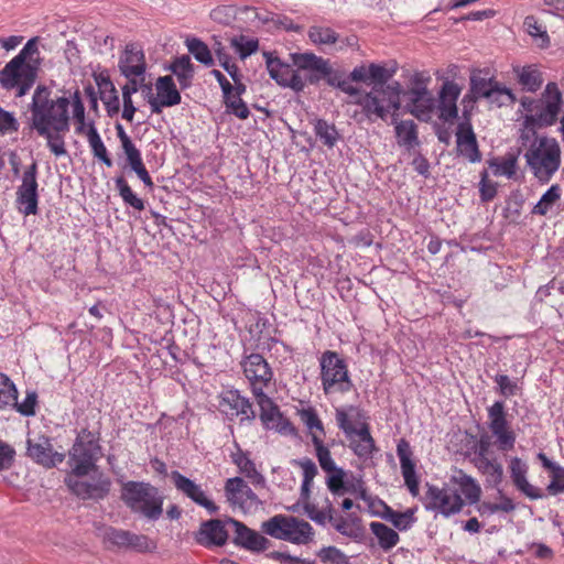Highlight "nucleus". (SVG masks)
<instances>
[{"label":"nucleus","mask_w":564,"mask_h":564,"mask_svg":"<svg viewBox=\"0 0 564 564\" xmlns=\"http://www.w3.org/2000/svg\"><path fill=\"white\" fill-rule=\"evenodd\" d=\"M265 64L270 77L282 87H288L295 93H301L307 85H317L327 75L316 69L326 68L329 72L332 66L329 59L317 56L311 52L291 53L292 64L282 62L279 57L265 52Z\"/></svg>","instance_id":"f257e3e1"},{"label":"nucleus","mask_w":564,"mask_h":564,"mask_svg":"<svg viewBox=\"0 0 564 564\" xmlns=\"http://www.w3.org/2000/svg\"><path fill=\"white\" fill-rule=\"evenodd\" d=\"M369 85H373L369 93L357 98L356 104L361 108L370 121L386 120L391 110L398 111L401 106V85L398 82L387 84L393 72L376 63L369 64Z\"/></svg>","instance_id":"f03ea898"},{"label":"nucleus","mask_w":564,"mask_h":564,"mask_svg":"<svg viewBox=\"0 0 564 564\" xmlns=\"http://www.w3.org/2000/svg\"><path fill=\"white\" fill-rule=\"evenodd\" d=\"M50 95L45 86L36 87L31 105L32 127L37 133H46V129L64 133L69 130V101L66 97L52 99Z\"/></svg>","instance_id":"7ed1b4c3"},{"label":"nucleus","mask_w":564,"mask_h":564,"mask_svg":"<svg viewBox=\"0 0 564 564\" xmlns=\"http://www.w3.org/2000/svg\"><path fill=\"white\" fill-rule=\"evenodd\" d=\"M519 104L517 113H525L528 127L538 124L546 128L556 123L563 107V95L557 84L550 82L540 98L523 96Z\"/></svg>","instance_id":"20e7f679"},{"label":"nucleus","mask_w":564,"mask_h":564,"mask_svg":"<svg viewBox=\"0 0 564 564\" xmlns=\"http://www.w3.org/2000/svg\"><path fill=\"white\" fill-rule=\"evenodd\" d=\"M121 500L131 510L155 521L163 514L164 496L159 488L145 481H127L121 488Z\"/></svg>","instance_id":"39448f33"},{"label":"nucleus","mask_w":564,"mask_h":564,"mask_svg":"<svg viewBox=\"0 0 564 564\" xmlns=\"http://www.w3.org/2000/svg\"><path fill=\"white\" fill-rule=\"evenodd\" d=\"M524 158L533 175L547 183L561 165V148L554 138L541 137L531 143Z\"/></svg>","instance_id":"423d86ee"},{"label":"nucleus","mask_w":564,"mask_h":564,"mask_svg":"<svg viewBox=\"0 0 564 564\" xmlns=\"http://www.w3.org/2000/svg\"><path fill=\"white\" fill-rule=\"evenodd\" d=\"M261 529L274 539L297 545L308 544L313 541L315 534L313 527L307 521L283 514H276L264 521Z\"/></svg>","instance_id":"0eeeda50"},{"label":"nucleus","mask_w":564,"mask_h":564,"mask_svg":"<svg viewBox=\"0 0 564 564\" xmlns=\"http://www.w3.org/2000/svg\"><path fill=\"white\" fill-rule=\"evenodd\" d=\"M102 456L99 434L83 429L69 451L72 474L76 477L88 475L96 469V462Z\"/></svg>","instance_id":"6e6552de"},{"label":"nucleus","mask_w":564,"mask_h":564,"mask_svg":"<svg viewBox=\"0 0 564 564\" xmlns=\"http://www.w3.org/2000/svg\"><path fill=\"white\" fill-rule=\"evenodd\" d=\"M321 381L325 394L346 393L352 381L343 358L336 351L326 350L319 359Z\"/></svg>","instance_id":"1a4fd4ad"},{"label":"nucleus","mask_w":564,"mask_h":564,"mask_svg":"<svg viewBox=\"0 0 564 564\" xmlns=\"http://www.w3.org/2000/svg\"><path fill=\"white\" fill-rule=\"evenodd\" d=\"M39 69L34 64H26L12 58L0 70V85L7 90H15L17 97L24 96L34 85Z\"/></svg>","instance_id":"9d476101"},{"label":"nucleus","mask_w":564,"mask_h":564,"mask_svg":"<svg viewBox=\"0 0 564 564\" xmlns=\"http://www.w3.org/2000/svg\"><path fill=\"white\" fill-rule=\"evenodd\" d=\"M424 505L427 510L437 511L444 517H449L458 513L463 509L464 500L447 482L442 488L427 485Z\"/></svg>","instance_id":"9b49d317"},{"label":"nucleus","mask_w":564,"mask_h":564,"mask_svg":"<svg viewBox=\"0 0 564 564\" xmlns=\"http://www.w3.org/2000/svg\"><path fill=\"white\" fill-rule=\"evenodd\" d=\"M489 429L494 436L497 438L498 447L501 451H510L516 443V435L510 429L505 411V404L501 401H496L488 409Z\"/></svg>","instance_id":"f8f14e48"},{"label":"nucleus","mask_w":564,"mask_h":564,"mask_svg":"<svg viewBox=\"0 0 564 564\" xmlns=\"http://www.w3.org/2000/svg\"><path fill=\"white\" fill-rule=\"evenodd\" d=\"M66 484L74 495L84 500H101L108 496L111 488L110 478L102 474L89 480L68 477Z\"/></svg>","instance_id":"ddd939ff"},{"label":"nucleus","mask_w":564,"mask_h":564,"mask_svg":"<svg viewBox=\"0 0 564 564\" xmlns=\"http://www.w3.org/2000/svg\"><path fill=\"white\" fill-rule=\"evenodd\" d=\"M243 373L251 384L252 392H263L271 382L273 372L267 360L260 354H251L241 361Z\"/></svg>","instance_id":"4468645a"},{"label":"nucleus","mask_w":564,"mask_h":564,"mask_svg":"<svg viewBox=\"0 0 564 564\" xmlns=\"http://www.w3.org/2000/svg\"><path fill=\"white\" fill-rule=\"evenodd\" d=\"M169 477L176 490L183 496L191 499L197 506L205 508L210 514L218 512V506H216V503L209 499L200 485L185 477L178 470L171 471Z\"/></svg>","instance_id":"2eb2a0df"},{"label":"nucleus","mask_w":564,"mask_h":564,"mask_svg":"<svg viewBox=\"0 0 564 564\" xmlns=\"http://www.w3.org/2000/svg\"><path fill=\"white\" fill-rule=\"evenodd\" d=\"M148 102L153 113H161L165 107H173L181 102L182 97L176 88L173 77L170 75L161 76L155 82L156 96L151 95V88L148 87Z\"/></svg>","instance_id":"dca6fc26"},{"label":"nucleus","mask_w":564,"mask_h":564,"mask_svg":"<svg viewBox=\"0 0 564 564\" xmlns=\"http://www.w3.org/2000/svg\"><path fill=\"white\" fill-rule=\"evenodd\" d=\"M26 444L28 456L45 468H53L65 458V454L53 449L51 440L44 435H39L34 438L30 437Z\"/></svg>","instance_id":"f3484780"},{"label":"nucleus","mask_w":564,"mask_h":564,"mask_svg":"<svg viewBox=\"0 0 564 564\" xmlns=\"http://www.w3.org/2000/svg\"><path fill=\"white\" fill-rule=\"evenodd\" d=\"M227 500L235 507L248 511L260 503L258 496L240 477L227 479L225 484Z\"/></svg>","instance_id":"a211bd4d"},{"label":"nucleus","mask_w":564,"mask_h":564,"mask_svg":"<svg viewBox=\"0 0 564 564\" xmlns=\"http://www.w3.org/2000/svg\"><path fill=\"white\" fill-rule=\"evenodd\" d=\"M254 397L260 406V420L267 429L284 434L294 432L292 424L283 419L279 408L264 392L254 393Z\"/></svg>","instance_id":"6ab92c4d"},{"label":"nucleus","mask_w":564,"mask_h":564,"mask_svg":"<svg viewBox=\"0 0 564 564\" xmlns=\"http://www.w3.org/2000/svg\"><path fill=\"white\" fill-rule=\"evenodd\" d=\"M219 409L229 419L240 416L241 421H251L256 416L250 401L237 390H227L221 393Z\"/></svg>","instance_id":"aec40b11"},{"label":"nucleus","mask_w":564,"mask_h":564,"mask_svg":"<svg viewBox=\"0 0 564 564\" xmlns=\"http://www.w3.org/2000/svg\"><path fill=\"white\" fill-rule=\"evenodd\" d=\"M227 524H230L235 529L234 543L250 552L260 553L269 549L270 541L261 535L259 532L248 528L242 522L228 519Z\"/></svg>","instance_id":"412c9836"},{"label":"nucleus","mask_w":564,"mask_h":564,"mask_svg":"<svg viewBox=\"0 0 564 564\" xmlns=\"http://www.w3.org/2000/svg\"><path fill=\"white\" fill-rule=\"evenodd\" d=\"M118 68L124 77L143 76L147 62L142 48L134 43L127 44L119 57Z\"/></svg>","instance_id":"4be33fe9"},{"label":"nucleus","mask_w":564,"mask_h":564,"mask_svg":"<svg viewBox=\"0 0 564 564\" xmlns=\"http://www.w3.org/2000/svg\"><path fill=\"white\" fill-rule=\"evenodd\" d=\"M408 98L406 109L420 120H429L434 108V98L425 87H414L402 91Z\"/></svg>","instance_id":"5701e85b"},{"label":"nucleus","mask_w":564,"mask_h":564,"mask_svg":"<svg viewBox=\"0 0 564 564\" xmlns=\"http://www.w3.org/2000/svg\"><path fill=\"white\" fill-rule=\"evenodd\" d=\"M227 523L219 519L204 521L195 533V541L205 547L223 546L228 540Z\"/></svg>","instance_id":"b1692460"},{"label":"nucleus","mask_w":564,"mask_h":564,"mask_svg":"<svg viewBox=\"0 0 564 564\" xmlns=\"http://www.w3.org/2000/svg\"><path fill=\"white\" fill-rule=\"evenodd\" d=\"M456 147L458 154L466 158L471 163L481 161V153L478 148L476 134L469 121H463L458 124L456 131Z\"/></svg>","instance_id":"393cba45"},{"label":"nucleus","mask_w":564,"mask_h":564,"mask_svg":"<svg viewBox=\"0 0 564 564\" xmlns=\"http://www.w3.org/2000/svg\"><path fill=\"white\" fill-rule=\"evenodd\" d=\"M397 454L401 465V473L405 486L412 496L419 495V480L415 474V464L412 460V449L405 440H400L397 445Z\"/></svg>","instance_id":"a878e982"},{"label":"nucleus","mask_w":564,"mask_h":564,"mask_svg":"<svg viewBox=\"0 0 564 564\" xmlns=\"http://www.w3.org/2000/svg\"><path fill=\"white\" fill-rule=\"evenodd\" d=\"M462 88L452 80L444 82L438 94L440 119L452 121L457 118L458 111L456 101L460 95Z\"/></svg>","instance_id":"bb28decb"},{"label":"nucleus","mask_w":564,"mask_h":564,"mask_svg":"<svg viewBox=\"0 0 564 564\" xmlns=\"http://www.w3.org/2000/svg\"><path fill=\"white\" fill-rule=\"evenodd\" d=\"M347 440L349 448L359 459L367 460L378 451L370 434V427L366 422L360 423L356 435H351Z\"/></svg>","instance_id":"cd10ccee"},{"label":"nucleus","mask_w":564,"mask_h":564,"mask_svg":"<svg viewBox=\"0 0 564 564\" xmlns=\"http://www.w3.org/2000/svg\"><path fill=\"white\" fill-rule=\"evenodd\" d=\"M449 486L455 489L456 494L464 497V503L474 505L479 501L481 495V488L478 482L470 476L459 470L454 475L449 481Z\"/></svg>","instance_id":"c85d7f7f"},{"label":"nucleus","mask_w":564,"mask_h":564,"mask_svg":"<svg viewBox=\"0 0 564 564\" xmlns=\"http://www.w3.org/2000/svg\"><path fill=\"white\" fill-rule=\"evenodd\" d=\"M361 417L362 413L360 409L354 405L337 408L335 411L337 426L344 432L346 437L356 435L361 423Z\"/></svg>","instance_id":"c756f323"},{"label":"nucleus","mask_w":564,"mask_h":564,"mask_svg":"<svg viewBox=\"0 0 564 564\" xmlns=\"http://www.w3.org/2000/svg\"><path fill=\"white\" fill-rule=\"evenodd\" d=\"M476 468L486 476L489 486L496 487L502 481L503 468L497 459L489 457H474Z\"/></svg>","instance_id":"7c9ffc66"},{"label":"nucleus","mask_w":564,"mask_h":564,"mask_svg":"<svg viewBox=\"0 0 564 564\" xmlns=\"http://www.w3.org/2000/svg\"><path fill=\"white\" fill-rule=\"evenodd\" d=\"M497 83L492 77L482 76L480 70L475 72L470 76V93L476 99L492 97L495 94H499L495 87Z\"/></svg>","instance_id":"2f4dec72"},{"label":"nucleus","mask_w":564,"mask_h":564,"mask_svg":"<svg viewBox=\"0 0 564 564\" xmlns=\"http://www.w3.org/2000/svg\"><path fill=\"white\" fill-rule=\"evenodd\" d=\"M231 458L240 473L249 478L253 485H262L264 482V477L257 470L256 465L250 459L248 453L238 447L237 453H234Z\"/></svg>","instance_id":"473e14b6"},{"label":"nucleus","mask_w":564,"mask_h":564,"mask_svg":"<svg viewBox=\"0 0 564 564\" xmlns=\"http://www.w3.org/2000/svg\"><path fill=\"white\" fill-rule=\"evenodd\" d=\"M516 72L518 83L522 86L523 90L528 93H535L541 88L543 84V77L541 72L535 66H523L516 69Z\"/></svg>","instance_id":"72a5a7b5"},{"label":"nucleus","mask_w":564,"mask_h":564,"mask_svg":"<svg viewBox=\"0 0 564 564\" xmlns=\"http://www.w3.org/2000/svg\"><path fill=\"white\" fill-rule=\"evenodd\" d=\"M393 122L395 123V135L398 138V142L401 145L406 147L408 149L413 148L417 144V132L416 124L413 120H402L397 122L395 112L391 110Z\"/></svg>","instance_id":"f704fd0d"},{"label":"nucleus","mask_w":564,"mask_h":564,"mask_svg":"<svg viewBox=\"0 0 564 564\" xmlns=\"http://www.w3.org/2000/svg\"><path fill=\"white\" fill-rule=\"evenodd\" d=\"M370 530L378 539V544L384 552L393 549L400 541L398 532L384 523L371 522Z\"/></svg>","instance_id":"c9c22d12"},{"label":"nucleus","mask_w":564,"mask_h":564,"mask_svg":"<svg viewBox=\"0 0 564 564\" xmlns=\"http://www.w3.org/2000/svg\"><path fill=\"white\" fill-rule=\"evenodd\" d=\"M317 70L327 75L325 82L328 86L338 88L349 96H358V98L361 96L359 89L352 86L350 82L344 77V74L340 70L334 69L332 66L329 72H326V68H319Z\"/></svg>","instance_id":"e433bc0d"},{"label":"nucleus","mask_w":564,"mask_h":564,"mask_svg":"<svg viewBox=\"0 0 564 564\" xmlns=\"http://www.w3.org/2000/svg\"><path fill=\"white\" fill-rule=\"evenodd\" d=\"M312 43L319 46L335 45L339 42V34L329 26L312 25L307 32Z\"/></svg>","instance_id":"4c0bfd02"},{"label":"nucleus","mask_w":564,"mask_h":564,"mask_svg":"<svg viewBox=\"0 0 564 564\" xmlns=\"http://www.w3.org/2000/svg\"><path fill=\"white\" fill-rule=\"evenodd\" d=\"M171 72L176 76L182 89L191 86L193 78V65L187 55L175 58L170 66Z\"/></svg>","instance_id":"58836bf2"},{"label":"nucleus","mask_w":564,"mask_h":564,"mask_svg":"<svg viewBox=\"0 0 564 564\" xmlns=\"http://www.w3.org/2000/svg\"><path fill=\"white\" fill-rule=\"evenodd\" d=\"M87 140L94 156L100 160L106 166L111 167L112 160L108 155V151L94 124L89 126Z\"/></svg>","instance_id":"ea45409f"},{"label":"nucleus","mask_w":564,"mask_h":564,"mask_svg":"<svg viewBox=\"0 0 564 564\" xmlns=\"http://www.w3.org/2000/svg\"><path fill=\"white\" fill-rule=\"evenodd\" d=\"M314 132L319 141L328 148H333L340 138L335 124L324 119L315 120Z\"/></svg>","instance_id":"a19ab883"},{"label":"nucleus","mask_w":564,"mask_h":564,"mask_svg":"<svg viewBox=\"0 0 564 564\" xmlns=\"http://www.w3.org/2000/svg\"><path fill=\"white\" fill-rule=\"evenodd\" d=\"M100 99L106 107L109 117L117 116L120 111L118 90L111 80L105 82V89L100 91Z\"/></svg>","instance_id":"79ce46f5"},{"label":"nucleus","mask_w":564,"mask_h":564,"mask_svg":"<svg viewBox=\"0 0 564 564\" xmlns=\"http://www.w3.org/2000/svg\"><path fill=\"white\" fill-rule=\"evenodd\" d=\"M386 509L383 518L400 531L409 530L416 521L413 509H408L404 512L394 511L389 507H386Z\"/></svg>","instance_id":"37998d69"},{"label":"nucleus","mask_w":564,"mask_h":564,"mask_svg":"<svg viewBox=\"0 0 564 564\" xmlns=\"http://www.w3.org/2000/svg\"><path fill=\"white\" fill-rule=\"evenodd\" d=\"M561 198V187L557 184L552 185L540 198L532 209V213L545 216L553 205Z\"/></svg>","instance_id":"c03bdc74"},{"label":"nucleus","mask_w":564,"mask_h":564,"mask_svg":"<svg viewBox=\"0 0 564 564\" xmlns=\"http://www.w3.org/2000/svg\"><path fill=\"white\" fill-rule=\"evenodd\" d=\"M313 446L315 448V455L318 464L325 473L330 471L337 466L332 457L328 446L324 444L321 435H313Z\"/></svg>","instance_id":"a18cd8bd"},{"label":"nucleus","mask_w":564,"mask_h":564,"mask_svg":"<svg viewBox=\"0 0 564 564\" xmlns=\"http://www.w3.org/2000/svg\"><path fill=\"white\" fill-rule=\"evenodd\" d=\"M186 46L188 52L195 57L199 63L212 66L214 64V59L212 57L210 50L208 46L200 41L199 39L193 37L186 40Z\"/></svg>","instance_id":"49530a36"},{"label":"nucleus","mask_w":564,"mask_h":564,"mask_svg":"<svg viewBox=\"0 0 564 564\" xmlns=\"http://www.w3.org/2000/svg\"><path fill=\"white\" fill-rule=\"evenodd\" d=\"M115 184L124 204L133 207L137 210L144 209V202L133 193V191L122 176L117 177L115 180Z\"/></svg>","instance_id":"de8ad7c7"},{"label":"nucleus","mask_w":564,"mask_h":564,"mask_svg":"<svg viewBox=\"0 0 564 564\" xmlns=\"http://www.w3.org/2000/svg\"><path fill=\"white\" fill-rule=\"evenodd\" d=\"M18 390L15 384L0 372V409H7L11 404H17Z\"/></svg>","instance_id":"09e8293b"},{"label":"nucleus","mask_w":564,"mask_h":564,"mask_svg":"<svg viewBox=\"0 0 564 564\" xmlns=\"http://www.w3.org/2000/svg\"><path fill=\"white\" fill-rule=\"evenodd\" d=\"M300 417H301V421L307 427L312 438H313V435H321V437L323 438V436L325 435V430H324L323 423L319 420L315 410H313L311 408L303 409L300 412Z\"/></svg>","instance_id":"8fccbe9b"},{"label":"nucleus","mask_w":564,"mask_h":564,"mask_svg":"<svg viewBox=\"0 0 564 564\" xmlns=\"http://www.w3.org/2000/svg\"><path fill=\"white\" fill-rule=\"evenodd\" d=\"M126 159L131 171H133L138 175V177L143 182V184L149 188H153L154 183L142 161L141 152L138 151Z\"/></svg>","instance_id":"3c124183"},{"label":"nucleus","mask_w":564,"mask_h":564,"mask_svg":"<svg viewBox=\"0 0 564 564\" xmlns=\"http://www.w3.org/2000/svg\"><path fill=\"white\" fill-rule=\"evenodd\" d=\"M230 45L236 50L240 58L245 59L257 52L259 47V42L256 39L239 35L230 40Z\"/></svg>","instance_id":"603ef678"},{"label":"nucleus","mask_w":564,"mask_h":564,"mask_svg":"<svg viewBox=\"0 0 564 564\" xmlns=\"http://www.w3.org/2000/svg\"><path fill=\"white\" fill-rule=\"evenodd\" d=\"M326 474V486L328 490L334 495H343L347 486V482L345 481L346 471L341 467L336 466Z\"/></svg>","instance_id":"864d4df0"},{"label":"nucleus","mask_w":564,"mask_h":564,"mask_svg":"<svg viewBox=\"0 0 564 564\" xmlns=\"http://www.w3.org/2000/svg\"><path fill=\"white\" fill-rule=\"evenodd\" d=\"M37 193L32 192H17V203L19 204V210L25 216L35 215L37 213Z\"/></svg>","instance_id":"5fc2aeb1"},{"label":"nucleus","mask_w":564,"mask_h":564,"mask_svg":"<svg viewBox=\"0 0 564 564\" xmlns=\"http://www.w3.org/2000/svg\"><path fill=\"white\" fill-rule=\"evenodd\" d=\"M13 58L22 62L23 64H34L35 68L40 67V57H39V48H37V39H31L26 42L24 47L15 55Z\"/></svg>","instance_id":"6e6d98bb"},{"label":"nucleus","mask_w":564,"mask_h":564,"mask_svg":"<svg viewBox=\"0 0 564 564\" xmlns=\"http://www.w3.org/2000/svg\"><path fill=\"white\" fill-rule=\"evenodd\" d=\"M489 166L496 176L505 175L509 178L513 177L517 171V158L511 155L503 161L499 162L497 159L490 160Z\"/></svg>","instance_id":"4d7b16f0"},{"label":"nucleus","mask_w":564,"mask_h":564,"mask_svg":"<svg viewBox=\"0 0 564 564\" xmlns=\"http://www.w3.org/2000/svg\"><path fill=\"white\" fill-rule=\"evenodd\" d=\"M226 109L228 112L234 113L239 119H247L250 115L249 108L246 102L239 96H235L234 91L224 96Z\"/></svg>","instance_id":"13d9d810"},{"label":"nucleus","mask_w":564,"mask_h":564,"mask_svg":"<svg viewBox=\"0 0 564 564\" xmlns=\"http://www.w3.org/2000/svg\"><path fill=\"white\" fill-rule=\"evenodd\" d=\"M316 555L325 564H348V556L336 546H324Z\"/></svg>","instance_id":"bf43d9fd"},{"label":"nucleus","mask_w":564,"mask_h":564,"mask_svg":"<svg viewBox=\"0 0 564 564\" xmlns=\"http://www.w3.org/2000/svg\"><path fill=\"white\" fill-rule=\"evenodd\" d=\"M39 134L47 140V147L54 155L62 156L67 154L61 133L55 132L53 129H46V133Z\"/></svg>","instance_id":"052dcab7"},{"label":"nucleus","mask_w":564,"mask_h":564,"mask_svg":"<svg viewBox=\"0 0 564 564\" xmlns=\"http://www.w3.org/2000/svg\"><path fill=\"white\" fill-rule=\"evenodd\" d=\"M127 547H131L138 552H151L156 547V545L147 535L130 532Z\"/></svg>","instance_id":"680f3d73"},{"label":"nucleus","mask_w":564,"mask_h":564,"mask_svg":"<svg viewBox=\"0 0 564 564\" xmlns=\"http://www.w3.org/2000/svg\"><path fill=\"white\" fill-rule=\"evenodd\" d=\"M130 531L109 527L104 532L105 541L119 547H127Z\"/></svg>","instance_id":"e2e57ef3"},{"label":"nucleus","mask_w":564,"mask_h":564,"mask_svg":"<svg viewBox=\"0 0 564 564\" xmlns=\"http://www.w3.org/2000/svg\"><path fill=\"white\" fill-rule=\"evenodd\" d=\"M37 164L33 162L23 173L22 184L19 186V191L37 193Z\"/></svg>","instance_id":"0e129e2a"},{"label":"nucleus","mask_w":564,"mask_h":564,"mask_svg":"<svg viewBox=\"0 0 564 564\" xmlns=\"http://www.w3.org/2000/svg\"><path fill=\"white\" fill-rule=\"evenodd\" d=\"M512 482L519 491H521L524 496H527L531 500H538V499L543 498V494H542L541 489L531 485L527 479V475H524L522 477H518Z\"/></svg>","instance_id":"69168bd1"},{"label":"nucleus","mask_w":564,"mask_h":564,"mask_svg":"<svg viewBox=\"0 0 564 564\" xmlns=\"http://www.w3.org/2000/svg\"><path fill=\"white\" fill-rule=\"evenodd\" d=\"M479 192L482 202H490L497 195V184L489 180L486 170L480 174Z\"/></svg>","instance_id":"338daca9"},{"label":"nucleus","mask_w":564,"mask_h":564,"mask_svg":"<svg viewBox=\"0 0 564 564\" xmlns=\"http://www.w3.org/2000/svg\"><path fill=\"white\" fill-rule=\"evenodd\" d=\"M551 496H556L564 492V467L555 468L551 474V481L546 487Z\"/></svg>","instance_id":"774afa93"}]
</instances>
